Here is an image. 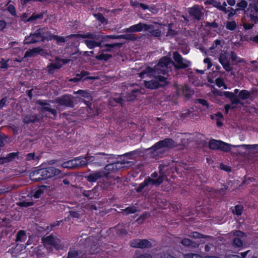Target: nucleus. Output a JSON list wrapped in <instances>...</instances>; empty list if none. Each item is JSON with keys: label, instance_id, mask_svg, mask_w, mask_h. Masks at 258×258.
<instances>
[{"label": "nucleus", "instance_id": "nucleus-1", "mask_svg": "<svg viewBox=\"0 0 258 258\" xmlns=\"http://www.w3.org/2000/svg\"><path fill=\"white\" fill-rule=\"evenodd\" d=\"M173 58L175 64L169 58L164 57L154 68L147 67L139 73L140 78H148L144 81L147 88L154 89L167 84V78L162 75L171 71L173 66L177 69H185L190 65V61L183 59L177 52L173 53Z\"/></svg>", "mask_w": 258, "mask_h": 258}, {"label": "nucleus", "instance_id": "nucleus-2", "mask_svg": "<svg viewBox=\"0 0 258 258\" xmlns=\"http://www.w3.org/2000/svg\"><path fill=\"white\" fill-rule=\"evenodd\" d=\"M164 167V166L160 165L159 175L156 172L153 173L150 176L146 178L144 181L140 184L137 189V191L140 192L145 187H151L153 185L158 186L161 184L165 176V174L163 172Z\"/></svg>", "mask_w": 258, "mask_h": 258}, {"label": "nucleus", "instance_id": "nucleus-3", "mask_svg": "<svg viewBox=\"0 0 258 258\" xmlns=\"http://www.w3.org/2000/svg\"><path fill=\"white\" fill-rule=\"evenodd\" d=\"M209 146L210 149L213 150H220L224 152L229 151L231 147H242L246 150H254L258 145H232L219 140H211L209 141Z\"/></svg>", "mask_w": 258, "mask_h": 258}, {"label": "nucleus", "instance_id": "nucleus-4", "mask_svg": "<svg viewBox=\"0 0 258 258\" xmlns=\"http://www.w3.org/2000/svg\"><path fill=\"white\" fill-rule=\"evenodd\" d=\"M49 38L47 29L43 28L37 30L34 33L30 34L25 37L24 44L36 43L40 40H44Z\"/></svg>", "mask_w": 258, "mask_h": 258}, {"label": "nucleus", "instance_id": "nucleus-5", "mask_svg": "<svg viewBox=\"0 0 258 258\" xmlns=\"http://www.w3.org/2000/svg\"><path fill=\"white\" fill-rule=\"evenodd\" d=\"M134 165V162L131 161L122 160L120 161H118L114 163L108 164L106 165L104 170L105 172H108L111 171H116L117 170L123 168H127Z\"/></svg>", "mask_w": 258, "mask_h": 258}, {"label": "nucleus", "instance_id": "nucleus-6", "mask_svg": "<svg viewBox=\"0 0 258 258\" xmlns=\"http://www.w3.org/2000/svg\"><path fill=\"white\" fill-rule=\"evenodd\" d=\"M40 173L42 174V178H44V179L54 176H57L58 178H63L66 175L59 169L53 167L42 169V172Z\"/></svg>", "mask_w": 258, "mask_h": 258}, {"label": "nucleus", "instance_id": "nucleus-7", "mask_svg": "<svg viewBox=\"0 0 258 258\" xmlns=\"http://www.w3.org/2000/svg\"><path fill=\"white\" fill-rule=\"evenodd\" d=\"M76 36L79 37H82L83 38H92L96 40H101L106 38L110 39H116V35H107L103 36L100 34H97L95 33H87L84 34H76L73 35H70L69 37Z\"/></svg>", "mask_w": 258, "mask_h": 258}, {"label": "nucleus", "instance_id": "nucleus-8", "mask_svg": "<svg viewBox=\"0 0 258 258\" xmlns=\"http://www.w3.org/2000/svg\"><path fill=\"white\" fill-rule=\"evenodd\" d=\"M108 172L103 170L95 171L86 176L85 178L90 182H95L103 176L108 177Z\"/></svg>", "mask_w": 258, "mask_h": 258}, {"label": "nucleus", "instance_id": "nucleus-9", "mask_svg": "<svg viewBox=\"0 0 258 258\" xmlns=\"http://www.w3.org/2000/svg\"><path fill=\"white\" fill-rule=\"evenodd\" d=\"M177 145V143L174 142L172 139L167 138L157 143L151 149H154V150L155 151L162 148H170L174 147Z\"/></svg>", "mask_w": 258, "mask_h": 258}, {"label": "nucleus", "instance_id": "nucleus-10", "mask_svg": "<svg viewBox=\"0 0 258 258\" xmlns=\"http://www.w3.org/2000/svg\"><path fill=\"white\" fill-rule=\"evenodd\" d=\"M219 61L226 72H229L232 71V66L230 63L228 55L226 52H224L220 54Z\"/></svg>", "mask_w": 258, "mask_h": 258}, {"label": "nucleus", "instance_id": "nucleus-11", "mask_svg": "<svg viewBox=\"0 0 258 258\" xmlns=\"http://www.w3.org/2000/svg\"><path fill=\"white\" fill-rule=\"evenodd\" d=\"M131 246L135 248H144L151 246V243L146 239H134L130 241Z\"/></svg>", "mask_w": 258, "mask_h": 258}, {"label": "nucleus", "instance_id": "nucleus-12", "mask_svg": "<svg viewBox=\"0 0 258 258\" xmlns=\"http://www.w3.org/2000/svg\"><path fill=\"white\" fill-rule=\"evenodd\" d=\"M245 234L241 231H236L233 233L234 238L233 240L232 245L235 247H240L243 245V238Z\"/></svg>", "mask_w": 258, "mask_h": 258}, {"label": "nucleus", "instance_id": "nucleus-13", "mask_svg": "<svg viewBox=\"0 0 258 258\" xmlns=\"http://www.w3.org/2000/svg\"><path fill=\"white\" fill-rule=\"evenodd\" d=\"M203 9L202 7L196 6L190 8L188 12L190 16L197 20H200L203 16Z\"/></svg>", "mask_w": 258, "mask_h": 258}, {"label": "nucleus", "instance_id": "nucleus-14", "mask_svg": "<svg viewBox=\"0 0 258 258\" xmlns=\"http://www.w3.org/2000/svg\"><path fill=\"white\" fill-rule=\"evenodd\" d=\"M44 245L46 247L49 246L54 247L56 249H59L60 245L59 239H55L51 236H47L43 239Z\"/></svg>", "mask_w": 258, "mask_h": 258}, {"label": "nucleus", "instance_id": "nucleus-15", "mask_svg": "<svg viewBox=\"0 0 258 258\" xmlns=\"http://www.w3.org/2000/svg\"><path fill=\"white\" fill-rule=\"evenodd\" d=\"M56 102L60 105L66 106H72L73 104V97L70 95H64L57 98Z\"/></svg>", "mask_w": 258, "mask_h": 258}, {"label": "nucleus", "instance_id": "nucleus-16", "mask_svg": "<svg viewBox=\"0 0 258 258\" xmlns=\"http://www.w3.org/2000/svg\"><path fill=\"white\" fill-rule=\"evenodd\" d=\"M145 27H146L145 23L140 22L125 29L123 32L126 33L141 32L143 30L144 31Z\"/></svg>", "mask_w": 258, "mask_h": 258}, {"label": "nucleus", "instance_id": "nucleus-17", "mask_svg": "<svg viewBox=\"0 0 258 258\" xmlns=\"http://www.w3.org/2000/svg\"><path fill=\"white\" fill-rule=\"evenodd\" d=\"M139 92L138 90H133L131 93L128 94L126 96V98H124V96L123 97H117V98H113V100L119 103H120L122 104V101L126 100L127 101H132L134 100L136 98V95L135 93H137Z\"/></svg>", "mask_w": 258, "mask_h": 258}, {"label": "nucleus", "instance_id": "nucleus-18", "mask_svg": "<svg viewBox=\"0 0 258 258\" xmlns=\"http://www.w3.org/2000/svg\"><path fill=\"white\" fill-rule=\"evenodd\" d=\"M210 4L213 6L214 7L216 8L218 10L222 11L225 13L228 12V11L226 10V7L227 6V4L225 2H224L222 5L221 4V3L219 2H217L215 0H210L209 1H207L205 2V4Z\"/></svg>", "mask_w": 258, "mask_h": 258}, {"label": "nucleus", "instance_id": "nucleus-19", "mask_svg": "<svg viewBox=\"0 0 258 258\" xmlns=\"http://www.w3.org/2000/svg\"><path fill=\"white\" fill-rule=\"evenodd\" d=\"M96 156H99V159L98 160V161L101 162V166L106 162H109V160L111 159H113L114 157L112 154H105L103 153H99L96 154Z\"/></svg>", "mask_w": 258, "mask_h": 258}, {"label": "nucleus", "instance_id": "nucleus-20", "mask_svg": "<svg viewBox=\"0 0 258 258\" xmlns=\"http://www.w3.org/2000/svg\"><path fill=\"white\" fill-rule=\"evenodd\" d=\"M37 103L43 106V107L41 108V111H49L53 115L55 116L56 115V110L54 109L50 108L46 102H44L43 101L38 100L37 101Z\"/></svg>", "mask_w": 258, "mask_h": 258}, {"label": "nucleus", "instance_id": "nucleus-21", "mask_svg": "<svg viewBox=\"0 0 258 258\" xmlns=\"http://www.w3.org/2000/svg\"><path fill=\"white\" fill-rule=\"evenodd\" d=\"M41 172L42 169H40L32 172L30 174V178L32 180L34 181L44 180V178H42V174L40 173Z\"/></svg>", "mask_w": 258, "mask_h": 258}, {"label": "nucleus", "instance_id": "nucleus-22", "mask_svg": "<svg viewBox=\"0 0 258 258\" xmlns=\"http://www.w3.org/2000/svg\"><path fill=\"white\" fill-rule=\"evenodd\" d=\"M62 67L60 61L56 60L55 62L51 63L47 67L48 72L50 74H53L55 70H58Z\"/></svg>", "mask_w": 258, "mask_h": 258}, {"label": "nucleus", "instance_id": "nucleus-23", "mask_svg": "<svg viewBox=\"0 0 258 258\" xmlns=\"http://www.w3.org/2000/svg\"><path fill=\"white\" fill-rule=\"evenodd\" d=\"M86 159L87 160L88 164H92L96 166H101V162L98 161V160L99 159V156H87Z\"/></svg>", "mask_w": 258, "mask_h": 258}, {"label": "nucleus", "instance_id": "nucleus-24", "mask_svg": "<svg viewBox=\"0 0 258 258\" xmlns=\"http://www.w3.org/2000/svg\"><path fill=\"white\" fill-rule=\"evenodd\" d=\"M42 51V49L39 47L34 48L29 50L25 52L24 57H34Z\"/></svg>", "mask_w": 258, "mask_h": 258}, {"label": "nucleus", "instance_id": "nucleus-25", "mask_svg": "<svg viewBox=\"0 0 258 258\" xmlns=\"http://www.w3.org/2000/svg\"><path fill=\"white\" fill-rule=\"evenodd\" d=\"M92 39V38H91ZM97 40L92 39V40H85V43L89 48L92 49L96 46H100L101 43L97 42Z\"/></svg>", "mask_w": 258, "mask_h": 258}, {"label": "nucleus", "instance_id": "nucleus-26", "mask_svg": "<svg viewBox=\"0 0 258 258\" xmlns=\"http://www.w3.org/2000/svg\"><path fill=\"white\" fill-rule=\"evenodd\" d=\"M190 236L194 239H200V240L199 242H205V241L203 240V239L208 240L211 238V237L210 236H204L197 232H192L190 235Z\"/></svg>", "mask_w": 258, "mask_h": 258}, {"label": "nucleus", "instance_id": "nucleus-27", "mask_svg": "<svg viewBox=\"0 0 258 258\" xmlns=\"http://www.w3.org/2000/svg\"><path fill=\"white\" fill-rule=\"evenodd\" d=\"M38 120V117L35 114H28L26 115L23 119L25 123H29L34 122Z\"/></svg>", "mask_w": 258, "mask_h": 258}, {"label": "nucleus", "instance_id": "nucleus-28", "mask_svg": "<svg viewBox=\"0 0 258 258\" xmlns=\"http://www.w3.org/2000/svg\"><path fill=\"white\" fill-rule=\"evenodd\" d=\"M181 244L185 246H190L191 247H196L199 244L196 242H194L188 238H184L181 241Z\"/></svg>", "mask_w": 258, "mask_h": 258}, {"label": "nucleus", "instance_id": "nucleus-29", "mask_svg": "<svg viewBox=\"0 0 258 258\" xmlns=\"http://www.w3.org/2000/svg\"><path fill=\"white\" fill-rule=\"evenodd\" d=\"M27 237L26 232L23 230H20L18 232L16 237V242H23L26 240Z\"/></svg>", "mask_w": 258, "mask_h": 258}, {"label": "nucleus", "instance_id": "nucleus-30", "mask_svg": "<svg viewBox=\"0 0 258 258\" xmlns=\"http://www.w3.org/2000/svg\"><path fill=\"white\" fill-rule=\"evenodd\" d=\"M121 46V44L120 43H114L111 44H106L104 45L103 46H102L101 51L106 52V51H110V50L114 48L115 46Z\"/></svg>", "mask_w": 258, "mask_h": 258}, {"label": "nucleus", "instance_id": "nucleus-31", "mask_svg": "<svg viewBox=\"0 0 258 258\" xmlns=\"http://www.w3.org/2000/svg\"><path fill=\"white\" fill-rule=\"evenodd\" d=\"M83 194L84 196L90 199H93L95 196H97L95 189H93L89 191H85L83 192Z\"/></svg>", "mask_w": 258, "mask_h": 258}, {"label": "nucleus", "instance_id": "nucleus-32", "mask_svg": "<svg viewBox=\"0 0 258 258\" xmlns=\"http://www.w3.org/2000/svg\"><path fill=\"white\" fill-rule=\"evenodd\" d=\"M100 54L97 56H96V58L99 60H107L109 59L111 55L104 53V51H102L101 50L99 52Z\"/></svg>", "mask_w": 258, "mask_h": 258}, {"label": "nucleus", "instance_id": "nucleus-33", "mask_svg": "<svg viewBox=\"0 0 258 258\" xmlns=\"http://www.w3.org/2000/svg\"><path fill=\"white\" fill-rule=\"evenodd\" d=\"M46 188V186L43 185L39 187L38 189H37L34 193L33 197L36 198L38 199L40 197L41 195H42L44 192V188Z\"/></svg>", "mask_w": 258, "mask_h": 258}, {"label": "nucleus", "instance_id": "nucleus-34", "mask_svg": "<svg viewBox=\"0 0 258 258\" xmlns=\"http://www.w3.org/2000/svg\"><path fill=\"white\" fill-rule=\"evenodd\" d=\"M238 96L240 99L245 100L250 97V93L247 91L243 90L239 92Z\"/></svg>", "mask_w": 258, "mask_h": 258}, {"label": "nucleus", "instance_id": "nucleus-35", "mask_svg": "<svg viewBox=\"0 0 258 258\" xmlns=\"http://www.w3.org/2000/svg\"><path fill=\"white\" fill-rule=\"evenodd\" d=\"M74 162H75V161H73V160H71L67 162H64L62 164V167L65 168H76V166H75Z\"/></svg>", "mask_w": 258, "mask_h": 258}, {"label": "nucleus", "instance_id": "nucleus-36", "mask_svg": "<svg viewBox=\"0 0 258 258\" xmlns=\"http://www.w3.org/2000/svg\"><path fill=\"white\" fill-rule=\"evenodd\" d=\"M215 83L218 87H223L224 89H227V87L225 84L223 79L221 78H217L215 80Z\"/></svg>", "mask_w": 258, "mask_h": 258}, {"label": "nucleus", "instance_id": "nucleus-37", "mask_svg": "<svg viewBox=\"0 0 258 258\" xmlns=\"http://www.w3.org/2000/svg\"><path fill=\"white\" fill-rule=\"evenodd\" d=\"M26 160L27 161H37L38 160V157L35 156L34 153H28L26 155Z\"/></svg>", "mask_w": 258, "mask_h": 258}, {"label": "nucleus", "instance_id": "nucleus-38", "mask_svg": "<svg viewBox=\"0 0 258 258\" xmlns=\"http://www.w3.org/2000/svg\"><path fill=\"white\" fill-rule=\"evenodd\" d=\"M94 16L96 18L97 20L100 21L101 23H107V20L103 17V16L101 14L98 13L96 14H94Z\"/></svg>", "mask_w": 258, "mask_h": 258}, {"label": "nucleus", "instance_id": "nucleus-39", "mask_svg": "<svg viewBox=\"0 0 258 258\" xmlns=\"http://www.w3.org/2000/svg\"><path fill=\"white\" fill-rule=\"evenodd\" d=\"M42 17L43 15L42 14H34L31 17L28 18V19L27 20V22H33L38 19L42 18Z\"/></svg>", "mask_w": 258, "mask_h": 258}, {"label": "nucleus", "instance_id": "nucleus-40", "mask_svg": "<svg viewBox=\"0 0 258 258\" xmlns=\"http://www.w3.org/2000/svg\"><path fill=\"white\" fill-rule=\"evenodd\" d=\"M242 210L243 207L241 205H236L233 210V213L237 215H240Z\"/></svg>", "mask_w": 258, "mask_h": 258}, {"label": "nucleus", "instance_id": "nucleus-41", "mask_svg": "<svg viewBox=\"0 0 258 258\" xmlns=\"http://www.w3.org/2000/svg\"><path fill=\"white\" fill-rule=\"evenodd\" d=\"M249 1L251 2V3L249 4L250 7L254 9L256 13H258V0Z\"/></svg>", "mask_w": 258, "mask_h": 258}, {"label": "nucleus", "instance_id": "nucleus-42", "mask_svg": "<svg viewBox=\"0 0 258 258\" xmlns=\"http://www.w3.org/2000/svg\"><path fill=\"white\" fill-rule=\"evenodd\" d=\"M236 24L234 21H228L226 23V27L230 30H233L235 29Z\"/></svg>", "mask_w": 258, "mask_h": 258}, {"label": "nucleus", "instance_id": "nucleus-43", "mask_svg": "<svg viewBox=\"0 0 258 258\" xmlns=\"http://www.w3.org/2000/svg\"><path fill=\"white\" fill-rule=\"evenodd\" d=\"M78 253L76 250H70L67 258H78Z\"/></svg>", "mask_w": 258, "mask_h": 258}, {"label": "nucleus", "instance_id": "nucleus-44", "mask_svg": "<svg viewBox=\"0 0 258 258\" xmlns=\"http://www.w3.org/2000/svg\"><path fill=\"white\" fill-rule=\"evenodd\" d=\"M192 111L189 110H186L183 111L180 115V117L182 118H185L188 117H191Z\"/></svg>", "mask_w": 258, "mask_h": 258}, {"label": "nucleus", "instance_id": "nucleus-45", "mask_svg": "<svg viewBox=\"0 0 258 258\" xmlns=\"http://www.w3.org/2000/svg\"><path fill=\"white\" fill-rule=\"evenodd\" d=\"M49 37L54 39L57 41V43H64L65 41V39L64 37L57 35H52L51 37L49 35Z\"/></svg>", "mask_w": 258, "mask_h": 258}, {"label": "nucleus", "instance_id": "nucleus-46", "mask_svg": "<svg viewBox=\"0 0 258 258\" xmlns=\"http://www.w3.org/2000/svg\"><path fill=\"white\" fill-rule=\"evenodd\" d=\"M184 258H203L201 255L196 253H187L183 255Z\"/></svg>", "mask_w": 258, "mask_h": 258}, {"label": "nucleus", "instance_id": "nucleus-47", "mask_svg": "<svg viewBox=\"0 0 258 258\" xmlns=\"http://www.w3.org/2000/svg\"><path fill=\"white\" fill-rule=\"evenodd\" d=\"M237 6L240 9H245L247 6V3L245 0H241L237 4Z\"/></svg>", "mask_w": 258, "mask_h": 258}, {"label": "nucleus", "instance_id": "nucleus-48", "mask_svg": "<svg viewBox=\"0 0 258 258\" xmlns=\"http://www.w3.org/2000/svg\"><path fill=\"white\" fill-rule=\"evenodd\" d=\"M198 101L200 104L205 107V110H208L210 109V106L206 100L200 99L198 100Z\"/></svg>", "mask_w": 258, "mask_h": 258}, {"label": "nucleus", "instance_id": "nucleus-49", "mask_svg": "<svg viewBox=\"0 0 258 258\" xmlns=\"http://www.w3.org/2000/svg\"><path fill=\"white\" fill-rule=\"evenodd\" d=\"M151 35L154 37H159L161 35V30L155 26L154 30L151 32Z\"/></svg>", "mask_w": 258, "mask_h": 258}, {"label": "nucleus", "instance_id": "nucleus-50", "mask_svg": "<svg viewBox=\"0 0 258 258\" xmlns=\"http://www.w3.org/2000/svg\"><path fill=\"white\" fill-rule=\"evenodd\" d=\"M7 10L13 16H16V9L14 6L12 5L8 6Z\"/></svg>", "mask_w": 258, "mask_h": 258}, {"label": "nucleus", "instance_id": "nucleus-51", "mask_svg": "<svg viewBox=\"0 0 258 258\" xmlns=\"http://www.w3.org/2000/svg\"><path fill=\"white\" fill-rule=\"evenodd\" d=\"M146 27L144 28V31H148L150 34L151 32L155 28V25H148L146 24Z\"/></svg>", "mask_w": 258, "mask_h": 258}, {"label": "nucleus", "instance_id": "nucleus-52", "mask_svg": "<svg viewBox=\"0 0 258 258\" xmlns=\"http://www.w3.org/2000/svg\"><path fill=\"white\" fill-rule=\"evenodd\" d=\"M74 93L75 94H80L83 97H84L85 98H88L89 97V94L88 92H87L84 90H79L77 92H75Z\"/></svg>", "mask_w": 258, "mask_h": 258}, {"label": "nucleus", "instance_id": "nucleus-53", "mask_svg": "<svg viewBox=\"0 0 258 258\" xmlns=\"http://www.w3.org/2000/svg\"><path fill=\"white\" fill-rule=\"evenodd\" d=\"M136 211L137 209L135 207H127L124 210V212L126 214L134 213Z\"/></svg>", "mask_w": 258, "mask_h": 258}, {"label": "nucleus", "instance_id": "nucleus-54", "mask_svg": "<svg viewBox=\"0 0 258 258\" xmlns=\"http://www.w3.org/2000/svg\"><path fill=\"white\" fill-rule=\"evenodd\" d=\"M18 205L21 207H29V206H31L33 205V203L32 202L24 201V202L19 203Z\"/></svg>", "mask_w": 258, "mask_h": 258}, {"label": "nucleus", "instance_id": "nucleus-55", "mask_svg": "<svg viewBox=\"0 0 258 258\" xmlns=\"http://www.w3.org/2000/svg\"><path fill=\"white\" fill-rule=\"evenodd\" d=\"M70 216L72 218L79 219L80 218V214L75 211H71L70 213Z\"/></svg>", "mask_w": 258, "mask_h": 258}, {"label": "nucleus", "instance_id": "nucleus-56", "mask_svg": "<svg viewBox=\"0 0 258 258\" xmlns=\"http://www.w3.org/2000/svg\"><path fill=\"white\" fill-rule=\"evenodd\" d=\"M230 100L232 104H238L240 102L239 99L234 94L230 99Z\"/></svg>", "mask_w": 258, "mask_h": 258}, {"label": "nucleus", "instance_id": "nucleus-57", "mask_svg": "<svg viewBox=\"0 0 258 258\" xmlns=\"http://www.w3.org/2000/svg\"><path fill=\"white\" fill-rule=\"evenodd\" d=\"M7 23L4 20H0V31H3L6 27Z\"/></svg>", "mask_w": 258, "mask_h": 258}, {"label": "nucleus", "instance_id": "nucleus-58", "mask_svg": "<svg viewBox=\"0 0 258 258\" xmlns=\"http://www.w3.org/2000/svg\"><path fill=\"white\" fill-rule=\"evenodd\" d=\"M80 167H81L82 166H85L87 164H88L87 160L86 159V157H85V158L80 157Z\"/></svg>", "mask_w": 258, "mask_h": 258}, {"label": "nucleus", "instance_id": "nucleus-59", "mask_svg": "<svg viewBox=\"0 0 258 258\" xmlns=\"http://www.w3.org/2000/svg\"><path fill=\"white\" fill-rule=\"evenodd\" d=\"M16 153H11L9 154L6 156V158H7V159L9 160V162H10L14 158V157L16 156Z\"/></svg>", "mask_w": 258, "mask_h": 258}, {"label": "nucleus", "instance_id": "nucleus-60", "mask_svg": "<svg viewBox=\"0 0 258 258\" xmlns=\"http://www.w3.org/2000/svg\"><path fill=\"white\" fill-rule=\"evenodd\" d=\"M211 118L212 119L218 118L219 119H222L223 118V115L221 113L218 112L216 114H215V116H213V115L211 116Z\"/></svg>", "mask_w": 258, "mask_h": 258}, {"label": "nucleus", "instance_id": "nucleus-61", "mask_svg": "<svg viewBox=\"0 0 258 258\" xmlns=\"http://www.w3.org/2000/svg\"><path fill=\"white\" fill-rule=\"evenodd\" d=\"M204 62L205 63H207V68L208 69H210L212 66V62L211 61V60L209 58H206L205 59H204Z\"/></svg>", "mask_w": 258, "mask_h": 258}, {"label": "nucleus", "instance_id": "nucleus-62", "mask_svg": "<svg viewBox=\"0 0 258 258\" xmlns=\"http://www.w3.org/2000/svg\"><path fill=\"white\" fill-rule=\"evenodd\" d=\"M135 258H152V256L149 254H138L136 255Z\"/></svg>", "mask_w": 258, "mask_h": 258}, {"label": "nucleus", "instance_id": "nucleus-63", "mask_svg": "<svg viewBox=\"0 0 258 258\" xmlns=\"http://www.w3.org/2000/svg\"><path fill=\"white\" fill-rule=\"evenodd\" d=\"M224 96H225L226 97L229 98L230 99L231 98V97L234 95V93L230 92H223Z\"/></svg>", "mask_w": 258, "mask_h": 258}, {"label": "nucleus", "instance_id": "nucleus-64", "mask_svg": "<svg viewBox=\"0 0 258 258\" xmlns=\"http://www.w3.org/2000/svg\"><path fill=\"white\" fill-rule=\"evenodd\" d=\"M160 258H175V257L174 256H173V255L166 253L163 254L161 256Z\"/></svg>", "mask_w": 258, "mask_h": 258}]
</instances>
